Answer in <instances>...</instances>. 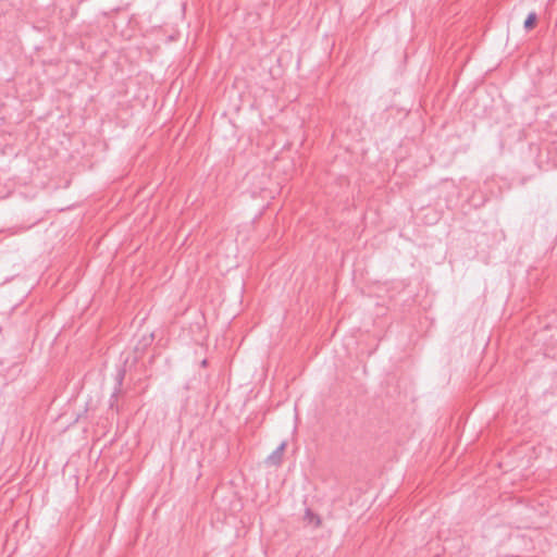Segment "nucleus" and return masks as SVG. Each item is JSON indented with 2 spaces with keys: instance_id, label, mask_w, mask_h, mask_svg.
Here are the masks:
<instances>
[{
  "instance_id": "nucleus-2",
  "label": "nucleus",
  "mask_w": 557,
  "mask_h": 557,
  "mask_svg": "<svg viewBox=\"0 0 557 557\" xmlns=\"http://www.w3.org/2000/svg\"><path fill=\"white\" fill-rule=\"evenodd\" d=\"M535 20H536V15L535 13H530L524 22V27L525 28H531L534 23H535Z\"/></svg>"
},
{
  "instance_id": "nucleus-1",
  "label": "nucleus",
  "mask_w": 557,
  "mask_h": 557,
  "mask_svg": "<svg viewBox=\"0 0 557 557\" xmlns=\"http://www.w3.org/2000/svg\"><path fill=\"white\" fill-rule=\"evenodd\" d=\"M285 447V442L281 443L280 446L267 458V462L273 466L280 465Z\"/></svg>"
}]
</instances>
